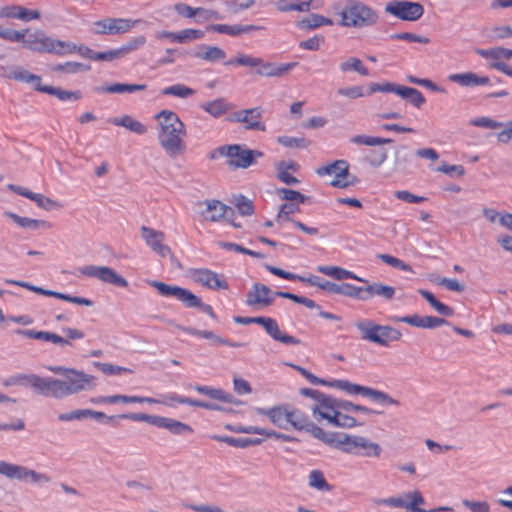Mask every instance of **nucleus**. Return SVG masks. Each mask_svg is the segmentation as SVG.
<instances>
[{
  "label": "nucleus",
  "mask_w": 512,
  "mask_h": 512,
  "mask_svg": "<svg viewBox=\"0 0 512 512\" xmlns=\"http://www.w3.org/2000/svg\"><path fill=\"white\" fill-rule=\"evenodd\" d=\"M206 209L202 211L204 220L211 222L233 221L235 211L219 200L206 201Z\"/></svg>",
  "instance_id": "20"
},
{
  "label": "nucleus",
  "mask_w": 512,
  "mask_h": 512,
  "mask_svg": "<svg viewBox=\"0 0 512 512\" xmlns=\"http://www.w3.org/2000/svg\"><path fill=\"white\" fill-rule=\"evenodd\" d=\"M350 141L352 143L358 144V145L376 146V145L389 144L393 140L390 138L373 137V136H367V135H357V136L352 137Z\"/></svg>",
  "instance_id": "51"
},
{
  "label": "nucleus",
  "mask_w": 512,
  "mask_h": 512,
  "mask_svg": "<svg viewBox=\"0 0 512 512\" xmlns=\"http://www.w3.org/2000/svg\"><path fill=\"white\" fill-rule=\"evenodd\" d=\"M46 382L47 378L40 377L36 374H17L6 378L3 381V385L5 387H31L39 394L46 396Z\"/></svg>",
  "instance_id": "19"
},
{
  "label": "nucleus",
  "mask_w": 512,
  "mask_h": 512,
  "mask_svg": "<svg viewBox=\"0 0 512 512\" xmlns=\"http://www.w3.org/2000/svg\"><path fill=\"white\" fill-rule=\"evenodd\" d=\"M201 108L204 109L207 113L212 115L213 117H219L225 114L229 109V105L223 98H219L201 105Z\"/></svg>",
  "instance_id": "44"
},
{
  "label": "nucleus",
  "mask_w": 512,
  "mask_h": 512,
  "mask_svg": "<svg viewBox=\"0 0 512 512\" xmlns=\"http://www.w3.org/2000/svg\"><path fill=\"white\" fill-rule=\"evenodd\" d=\"M342 410L352 413L363 412L365 414H368L370 412V410L367 407L354 405L351 402H345L342 405H340L338 411L336 412V415H334L331 425L343 428H353L362 424L355 417L347 413H344Z\"/></svg>",
  "instance_id": "18"
},
{
  "label": "nucleus",
  "mask_w": 512,
  "mask_h": 512,
  "mask_svg": "<svg viewBox=\"0 0 512 512\" xmlns=\"http://www.w3.org/2000/svg\"><path fill=\"white\" fill-rule=\"evenodd\" d=\"M262 29L261 26L256 25H227V24H211L207 27L208 31L216 33L227 34L230 36H239L243 33H249Z\"/></svg>",
  "instance_id": "26"
},
{
  "label": "nucleus",
  "mask_w": 512,
  "mask_h": 512,
  "mask_svg": "<svg viewBox=\"0 0 512 512\" xmlns=\"http://www.w3.org/2000/svg\"><path fill=\"white\" fill-rule=\"evenodd\" d=\"M365 284L366 286H356L351 283H341L338 285L337 294L359 301H368L376 296L385 301H390L395 296L396 290L390 285L382 282L370 283L369 281Z\"/></svg>",
  "instance_id": "4"
},
{
  "label": "nucleus",
  "mask_w": 512,
  "mask_h": 512,
  "mask_svg": "<svg viewBox=\"0 0 512 512\" xmlns=\"http://www.w3.org/2000/svg\"><path fill=\"white\" fill-rule=\"evenodd\" d=\"M91 69L90 65L79 62H66L63 64H56L51 67L53 72H62L66 74H76L79 72H86Z\"/></svg>",
  "instance_id": "43"
},
{
  "label": "nucleus",
  "mask_w": 512,
  "mask_h": 512,
  "mask_svg": "<svg viewBox=\"0 0 512 512\" xmlns=\"http://www.w3.org/2000/svg\"><path fill=\"white\" fill-rule=\"evenodd\" d=\"M147 88L145 84H127V83H114L108 86L96 87L94 90L98 93H132L136 91H143Z\"/></svg>",
  "instance_id": "34"
},
{
  "label": "nucleus",
  "mask_w": 512,
  "mask_h": 512,
  "mask_svg": "<svg viewBox=\"0 0 512 512\" xmlns=\"http://www.w3.org/2000/svg\"><path fill=\"white\" fill-rule=\"evenodd\" d=\"M305 283H308L311 286H317L318 288L325 290L331 294H337L338 291V285L336 283L322 280L318 276L310 275L308 277H304Z\"/></svg>",
  "instance_id": "48"
},
{
  "label": "nucleus",
  "mask_w": 512,
  "mask_h": 512,
  "mask_svg": "<svg viewBox=\"0 0 512 512\" xmlns=\"http://www.w3.org/2000/svg\"><path fill=\"white\" fill-rule=\"evenodd\" d=\"M142 236L145 239L146 243L153 249V251H155L161 256H166L169 254V248L162 243L164 238L163 233L156 231L152 228H149L147 226H143Z\"/></svg>",
  "instance_id": "25"
},
{
  "label": "nucleus",
  "mask_w": 512,
  "mask_h": 512,
  "mask_svg": "<svg viewBox=\"0 0 512 512\" xmlns=\"http://www.w3.org/2000/svg\"><path fill=\"white\" fill-rule=\"evenodd\" d=\"M111 122L116 126H123L139 135H142L147 132V128L144 124L133 119L129 115H125L121 118H113Z\"/></svg>",
  "instance_id": "39"
},
{
  "label": "nucleus",
  "mask_w": 512,
  "mask_h": 512,
  "mask_svg": "<svg viewBox=\"0 0 512 512\" xmlns=\"http://www.w3.org/2000/svg\"><path fill=\"white\" fill-rule=\"evenodd\" d=\"M339 24L347 28L365 29L375 26L379 22L376 10L359 0H348L339 13Z\"/></svg>",
  "instance_id": "3"
},
{
  "label": "nucleus",
  "mask_w": 512,
  "mask_h": 512,
  "mask_svg": "<svg viewBox=\"0 0 512 512\" xmlns=\"http://www.w3.org/2000/svg\"><path fill=\"white\" fill-rule=\"evenodd\" d=\"M395 322L406 323L417 328L433 329L446 324V320L434 316H419L417 314L407 316H394Z\"/></svg>",
  "instance_id": "22"
},
{
  "label": "nucleus",
  "mask_w": 512,
  "mask_h": 512,
  "mask_svg": "<svg viewBox=\"0 0 512 512\" xmlns=\"http://www.w3.org/2000/svg\"><path fill=\"white\" fill-rule=\"evenodd\" d=\"M483 213L489 222L494 223L498 221L499 224H512V214L510 213L500 214L490 208H485Z\"/></svg>",
  "instance_id": "56"
},
{
  "label": "nucleus",
  "mask_w": 512,
  "mask_h": 512,
  "mask_svg": "<svg viewBox=\"0 0 512 512\" xmlns=\"http://www.w3.org/2000/svg\"><path fill=\"white\" fill-rule=\"evenodd\" d=\"M376 506H389L392 508H405L406 501L401 497L375 498L372 500Z\"/></svg>",
  "instance_id": "63"
},
{
  "label": "nucleus",
  "mask_w": 512,
  "mask_h": 512,
  "mask_svg": "<svg viewBox=\"0 0 512 512\" xmlns=\"http://www.w3.org/2000/svg\"><path fill=\"white\" fill-rule=\"evenodd\" d=\"M190 277L195 283L211 290H226L229 287L223 275L207 268L191 269Z\"/></svg>",
  "instance_id": "13"
},
{
  "label": "nucleus",
  "mask_w": 512,
  "mask_h": 512,
  "mask_svg": "<svg viewBox=\"0 0 512 512\" xmlns=\"http://www.w3.org/2000/svg\"><path fill=\"white\" fill-rule=\"evenodd\" d=\"M364 159L371 167H380L387 159V151L385 149L370 150Z\"/></svg>",
  "instance_id": "52"
},
{
  "label": "nucleus",
  "mask_w": 512,
  "mask_h": 512,
  "mask_svg": "<svg viewBox=\"0 0 512 512\" xmlns=\"http://www.w3.org/2000/svg\"><path fill=\"white\" fill-rule=\"evenodd\" d=\"M95 366L106 375H119L132 372L129 368L113 365L110 363H95Z\"/></svg>",
  "instance_id": "64"
},
{
  "label": "nucleus",
  "mask_w": 512,
  "mask_h": 512,
  "mask_svg": "<svg viewBox=\"0 0 512 512\" xmlns=\"http://www.w3.org/2000/svg\"><path fill=\"white\" fill-rule=\"evenodd\" d=\"M155 118L159 121L160 132L158 141L160 146L170 157L182 155L186 151V128L178 115L170 110L160 111Z\"/></svg>",
  "instance_id": "2"
},
{
  "label": "nucleus",
  "mask_w": 512,
  "mask_h": 512,
  "mask_svg": "<svg viewBox=\"0 0 512 512\" xmlns=\"http://www.w3.org/2000/svg\"><path fill=\"white\" fill-rule=\"evenodd\" d=\"M31 200L34 201L40 208L45 210H53L62 207L61 204H59L57 201L40 193H34Z\"/></svg>",
  "instance_id": "61"
},
{
  "label": "nucleus",
  "mask_w": 512,
  "mask_h": 512,
  "mask_svg": "<svg viewBox=\"0 0 512 512\" xmlns=\"http://www.w3.org/2000/svg\"><path fill=\"white\" fill-rule=\"evenodd\" d=\"M81 273L88 277L97 278L104 283L113 284L119 287L128 286V282L125 278L106 266H85L81 269Z\"/></svg>",
  "instance_id": "17"
},
{
  "label": "nucleus",
  "mask_w": 512,
  "mask_h": 512,
  "mask_svg": "<svg viewBox=\"0 0 512 512\" xmlns=\"http://www.w3.org/2000/svg\"><path fill=\"white\" fill-rule=\"evenodd\" d=\"M299 203L286 202L281 205L278 213V221L281 222H292L293 224H302L300 221L295 220L291 217L296 212H299Z\"/></svg>",
  "instance_id": "45"
},
{
  "label": "nucleus",
  "mask_w": 512,
  "mask_h": 512,
  "mask_svg": "<svg viewBox=\"0 0 512 512\" xmlns=\"http://www.w3.org/2000/svg\"><path fill=\"white\" fill-rule=\"evenodd\" d=\"M194 390L200 394L206 395L211 399L227 402L229 395L221 389L212 388L209 386L196 385Z\"/></svg>",
  "instance_id": "50"
},
{
  "label": "nucleus",
  "mask_w": 512,
  "mask_h": 512,
  "mask_svg": "<svg viewBox=\"0 0 512 512\" xmlns=\"http://www.w3.org/2000/svg\"><path fill=\"white\" fill-rule=\"evenodd\" d=\"M257 413L267 416L277 427L289 429V405H279L270 409L258 408Z\"/></svg>",
  "instance_id": "24"
},
{
  "label": "nucleus",
  "mask_w": 512,
  "mask_h": 512,
  "mask_svg": "<svg viewBox=\"0 0 512 512\" xmlns=\"http://www.w3.org/2000/svg\"><path fill=\"white\" fill-rule=\"evenodd\" d=\"M225 65H239L257 67L255 74L262 77H280L297 65V62L276 65L272 62H264L262 58L239 54L236 58L224 63Z\"/></svg>",
  "instance_id": "7"
},
{
  "label": "nucleus",
  "mask_w": 512,
  "mask_h": 512,
  "mask_svg": "<svg viewBox=\"0 0 512 512\" xmlns=\"http://www.w3.org/2000/svg\"><path fill=\"white\" fill-rule=\"evenodd\" d=\"M139 20L123 18H105L93 23L95 34H123L128 32Z\"/></svg>",
  "instance_id": "14"
},
{
  "label": "nucleus",
  "mask_w": 512,
  "mask_h": 512,
  "mask_svg": "<svg viewBox=\"0 0 512 512\" xmlns=\"http://www.w3.org/2000/svg\"><path fill=\"white\" fill-rule=\"evenodd\" d=\"M328 386L345 391L350 395L360 394L363 396L371 397L374 400L382 401L388 405H399V402L396 399L390 397L388 394L382 391L354 384L349 382L348 380H333L329 382Z\"/></svg>",
  "instance_id": "10"
},
{
  "label": "nucleus",
  "mask_w": 512,
  "mask_h": 512,
  "mask_svg": "<svg viewBox=\"0 0 512 512\" xmlns=\"http://www.w3.org/2000/svg\"><path fill=\"white\" fill-rule=\"evenodd\" d=\"M28 33V29L23 31H17L13 29H3L0 26V38L11 41V42H21L24 45L26 34Z\"/></svg>",
  "instance_id": "57"
},
{
  "label": "nucleus",
  "mask_w": 512,
  "mask_h": 512,
  "mask_svg": "<svg viewBox=\"0 0 512 512\" xmlns=\"http://www.w3.org/2000/svg\"><path fill=\"white\" fill-rule=\"evenodd\" d=\"M357 455L365 457H379L381 454V447L378 443L372 442L365 437L360 436L357 440Z\"/></svg>",
  "instance_id": "35"
},
{
  "label": "nucleus",
  "mask_w": 512,
  "mask_h": 512,
  "mask_svg": "<svg viewBox=\"0 0 512 512\" xmlns=\"http://www.w3.org/2000/svg\"><path fill=\"white\" fill-rule=\"evenodd\" d=\"M36 90L49 95L56 96L59 100L62 101H66L69 99L78 100L82 97L81 92L79 91H65L59 87H53L50 85L38 84L36 86Z\"/></svg>",
  "instance_id": "33"
},
{
  "label": "nucleus",
  "mask_w": 512,
  "mask_h": 512,
  "mask_svg": "<svg viewBox=\"0 0 512 512\" xmlns=\"http://www.w3.org/2000/svg\"><path fill=\"white\" fill-rule=\"evenodd\" d=\"M158 423V428L166 429L176 435L193 433V428L191 426L173 418L160 416Z\"/></svg>",
  "instance_id": "32"
},
{
  "label": "nucleus",
  "mask_w": 512,
  "mask_h": 512,
  "mask_svg": "<svg viewBox=\"0 0 512 512\" xmlns=\"http://www.w3.org/2000/svg\"><path fill=\"white\" fill-rule=\"evenodd\" d=\"M301 393L314 399L315 402L309 409L315 420L317 422L326 421L328 424H331L334 415H336L340 407L336 400L322 392L309 388L303 389Z\"/></svg>",
  "instance_id": "8"
},
{
  "label": "nucleus",
  "mask_w": 512,
  "mask_h": 512,
  "mask_svg": "<svg viewBox=\"0 0 512 512\" xmlns=\"http://www.w3.org/2000/svg\"><path fill=\"white\" fill-rule=\"evenodd\" d=\"M253 324L261 325L266 333L275 341L287 345H299L301 343L300 339L282 332L274 318L265 316L253 317Z\"/></svg>",
  "instance_id": "15"
},
{
  "label": "nucleus",
  "mask_w": 512,
  "mask_h": 512,
  "mask_svg": "<svg viewBox=\"0 0 512 512\" xmlns=\"http://www.w3.org/2000/svg\"><path fill=\"white\" fill-rule=\"evenodd\" d=\"M204 36V32L198 29H185L177 32L175 42L185 43L191 40L200 39Z\"/></svg>",
  "instance_id": "62"
},
{
  "label": "nucleus",
  "mask_w": 512,
  "mask_h": 512,
  "mask_svg": "<svg viewBox=\"0 0 512 512\" xmlns=\"http://www.w3.org/2000/svg\"><path fill=\"white\" fill-rule=\"evenodd\" d=\"M309 485L317 490H330V486L327 483L323 473L319 470H313L310 472Z\"/></svg>",
  "instance_id": "54"
},
{
  "label": "nucleus",
  "mask_w": 512,
  "mask_h": 512,
  "mask_svg": "<svg viewBox=\"0 0 512 512\" xmlns=\"http://www.w3.org/2000/svg\"><path fill=\"white\" fill-rule=\"evenodd\" d=\"M230 203L235 207L239 215L250 216L254 213V203L242 194L233 195Z\"/></svg>",
  "instance_id": "38"
},
{
  "label": "nucleus",
  "mask_w": 512,
  "mask_h": 512,
  "mask_svg": "<svg viewBox=\"0 0 512 512\" xmlns=\"http://www.w3.org/2000/svg\"><path fill=\"white\" fill-rule=\"evenodd\" d=\"M316 172L320 176L334 174L335 179L347 178L349 176V164L345 160H336L332 164L319 167Z\"/></svg>",
  "instance_id": "30"
},
{
  "label": "nucleus",
  "mask_w": 512,
  "mask_h": 512,
  "mask_svg": "<svg viewBox=\"0 0 512 512\" xmlns=\"http://www.w3.org/2000/svg\"><path fill=\"white\" fill-rule=\"evenodd\" d=\"M304 430L309 432L314 438H316L324 443L331 444L334 441L332 434L327 433L324 429L317 426L311 420L309 421L307 427H305Z\"/></svg>",
  "instance_id": "53"
},
{
  "label": "nucleus",
  "mask_w": 512,
  "mask_h": 512,
  "mask_svg": "<svg viewBox=\"0 0 512 512\" xmlns=\"http://www.w3.org/2000/svg\"><path fill=\"white\" fill-rule=\"evenodd\" d=\"M476 53L483 58L493 60L492 62L501 61L502 59L509 60L512 58V49L504 47H494L491 49H477Z\"/></svg>",
  "instance_id": "37"
},
{
  "label": "nucleus",
  "mask_w": 512,
  "mask_h": 512,
  "mask_svg": "<svg viewBox=\"0 0 512 512\" xmlns=\"http://www.w3.org/2000/svg\"><path fill=\"white\" fill-rule=\"evenodd\" d=\"M385 11L404 21H417L424 14V7L418 2L391 1L386 4Z\"/></svg>",
  "instance_id": "12"
},
{
  "label": "nucleus",
  "mask_w": 512,
  "mask_h": 512,
  "mask_svg": "<svg viewBox=\"0 0 512 512\" xmlns=\"http://www.w3.org/2000/svg\"><path fill=\"white\" fill-rule=\"evenodd\" d=\"M317 270L320 273L330 276L336 280L352 279L362 283H368L367 279L361 278L352 271L338 266H318Z\"/></svg>",
  "instance_id": "28"
},
{
  "label": "nucleus",
  "mask_w": 512,
  "mask_h": 512,
  "mask_svg": "<svg viewBox=\"0 0 512 512\" xmlns=\"http://www.w3.org/2000/svg\"><path fill=\"white\" fill-rule=\"evenodd\" d=\"M448 79L464 87L478 86V75L473 72L451 74Z\"/></svg>",
  "instance_id": "46"
},
{
  "label": "nucleus",
  "mask_w": 512,
  "mask_h": 512,
  "mask_svg": "<svg viewBox=\"0 0 512 512\" xmlns=\"http://www.w3.org/2000/svg\"><path fill=\"white\" fill-rule=\"evenodd\" d=\"M155 404H163L166 406H174L175 404H186L189 406L204 408V409H208V410L216 409V406L211 403H207V402H204L201 400L191 399L188 397H182V396L177 395L174 392H170V393L161 395V397L159 399L156 398Z\"/></svg>",
  "instance_id": "23"
},
{
  "label": "nucleus",
  "mask_w": 512,
  "mask_h": 512,
  "mask_svg": "<svg viewBox=\"0 0 512 512\" xmlns=\"http://www.w3.org/2000/svg\"><path fill=\"white\" fill-rule=\"evenodd\" d=\"M217 151L220 155L229 158L228 165L230 167L242 169L253 165L256 157L263 156V153L259 150L247 149L238 144L221 146Z\"/></svg>",
  "instance_id": "9"
},
{
  "label": "nucleus",
  "mask_w": 512,
  "mask_h": 512,
  "mask_svg": "<svg viewBox=\"0 0 512 512\" xmlns=\"http://www.w3.org/2000/svg\"><path fill=\"white\" fill-rule=\"evenodd\" d=\"M323 25H333L332 19L319 14H310L298 23L302 29H315Z\"/></svg>",
  "instance_id": "42"
},
{
  "label": "nucleus",
  "mask_w": 512,
  "mask_h": 512,
  "mask_svg": "<svg viewBox=\"0 0 512 512\" xmlns=\"http://www.w3.org/2000/svg\"><path fill=\"white\" fill-rule=\"evenodd\" d=\"M406 498L411 500V502H409V503L406 502L405 509L408 512H428L427 510H424V509L418 507V505L423 504L425 501L419 491H414L412 493H408L406 495Z\"/></svg>",
  "instance_id": "58"
},
{
  "label": "nucleus",
  "mask_w": 512,
  "mask_h": 512,
  "mask_svg": "<svg viewBox=\"0 0 512 512\" xmlns=\"http://www.w3.org/2000/svg\"><path fill=\"white\" fill-rule=\"evenodd\" d=\"M3 71L4 72L2 75L8 79H13L24 83L35 82V87L38 84H41L40 76L30 73L22 67L14 66L10 68L8 71L5 68H3Z\"/></svg>",
  "instance_id": "29"
},
{
  "label": "nucleus",
  "mask_w": 512,
  "mask_h": 512,
  "mask_svg": "<svg viewBox=\"0 0 512 512\" xmlns=\"http://www.w3.org/2000/svg\"><path fill=\"white\" fill-rule=\"evenodd\" d=\"M195 93V91L187 86H184L182 84H176L170 87L165 88L162 91L163 95H173L180 98H187L189 96H192Z\"/></svg>",
  "instance_id": "60"
},
{
  "label": "nucleus",
  "mask_w": 512,
  "mask_h": 512,
  "mask_svg": "<svg viewBox=\"0 0 512 512\" xmlns=\"http://www.w3.org/2000/svg\"><path fill=\"white\" fill-rule=\"evenodd\" d=\"M277 194L282 200L296 203H303L307 198L302 193L288 188L277 189Z\"/></svg>",
  "instance_id": "59"
},
{
  "label": "nucleus",
  "mask_w": 512,
  "mask_h": 512,
  "mask_svg": "<svg viewBox=\"0 0 512 512\" xmlns=\"http://www.w3.org/2000/svg\"><path fill=\"white\" fill-rule=\"evenodd\" d=\"M195 57L208 62H216L225 59L226 53L217 46H204L203 51L195 53Z\"/></svg>",
  "instance_id": "40"
},
{
  "label": "nucleus",
  "mask_w": 512,
  "mask_h": 512,
  "mask_svg": "<svg viewBox=\"0 0 512 512\" xmlns=\"http://www.w3.org/2000/svg\"><path fill=\"white\" fill-rule=\"evenodd\" d=\"M150 285L154 287L161 296L174 297L188 308L201 306V299L188 289L168 285L160 281H152Z\"/></svg>",
  "instance_id": "11"
},
{
  "label": "nucleus",
  "mask_w": 512,
  "mask_h": 512,
  "mask_svg": "<svg viewBox=\"0 0 512 512\" xmlns=\"http://www.w3.org/2000/svg\"><path fill=\"white\" fill-rule=\"evenodd\" d=\"M273 301L271 289L261 283H254L246 295V304L250 307H268Z\"/></svg>",
  "instance_id": "21"
},
{
  "label": "nucleus",
  "mask_w": 512,
  "mask_h": 512,
  "mask_svg": "<svg viewBox=\"0 0 512 512\" xmlns=\"http://www.w3.org/2000/svg\"><path fill=\"white\" fill-rule=\"evenodd\" d=\"M262 113L263 111L260 107L243 109L234 112L227 120L229 122L246 123V129L265 131L266 126L261 121Z\"/></svg>",
  "instance_id": "16"
},
{
  "label": "nucleus",
  "mask_w": 512,
  "mask_h": 512,
  "mask_svg": "<svg viewBox=\"0 0 512 512\" xmlns=\"http://www.w3.org/2000/svg\"><path fill=\"white\" fill-rule=\"evenodd\" d=\"M309 421L310 418L306 413L289 405V429L304 430Z\"/></svg>",
  "instance_id": "36"
},
{
  "label": "nucleus",
  "mask_w": 512,
  "mask_h": 512,
  "mask_svg": "<svg viewBox=\"0 0 512 512\" xmlns=\"http://www.w3.org/2000/svg\"><path fill=\"white\" fill-rule=\"evenodd\" d=\"M213 439L227 443L230 446L233 447H239V448H246L248 446L257 445L260 444V439H251V438H233L229 436H213Z\"/></svg>",
  "instance_id": "47"
},
{
  "label": "nucleus",
  "mask_w": 512,
  "mask_h": 512,
  "mask_svg": "<svg viewBox=\"0 0 512 512\" xmlns=\"http://www.w3.org/2000/svg\"><path fill=\"white\" fill-rule=\"evenodd\" d=\"M355 327L361 333L363 340L387 347L390 342L399 341L402 338L400 330L389 326L379 325L370 320H361L355 323Z\"/></svg>",
  "instance_id": "6"
},
{
  "label": "nucleus",
  "mask_w": 512,
  "mask_h": 512,
  "mask_svg": "<svg viewBox=\"0 0 512 512\" xmlns=\"http://www.w3.org/2000/svg\"><path fill=\"white\" fill-rule=\"evenodd\" d=\"M46 369L53 374L63 376V379L47 378L46 397L62 399L90 389L94 376L83 371L64 366H47Z\"/></svg>",
  "instance_id": "1"
},
{
  "label": "nucleus",
  "mask_w": 512,
  "mask_h": 512,
  "mask_svg": "<svg viewBox=\"0 0 512 512\" xmlns=\"http://www.w3.org/2000/svg\"><path fill=\"white\" fill-rule=\"evenodd\" d=\"M278 143L287 147V148H307L310 145V141L304 137L296 138V137H288V136H280L277 139Z\"/></svg>",
  "instance_id": "55"
},
{
  "label": "nucleus",
  "mask_w": 512,
  "mask_h": 512,
  "mask_svg": "<svg viewBox=\"0 0 512 512\" xmlns=\"http://www.w3.org/2000/svg\"><path fill=\"white\" fill-rule=\"evenodd\" d=\"M181 330L185 333H188L193 336H197L200 338L208 339V340H214L215 342L223 345H227L230 347H239L240 344L237 343H231L221 337L216 336L213 332L207 331V330H197L194 328H188V327H181Z\"/></svg>",
  "instance_id": "41"
},
{
  "label": "nucleus",
  "mask_w": 512,
  "mask_h": 512,
  "mask_svg": "<svg viewBox=\"0 0 512 512\" xmlns=\"http://www.w3.org/2000/svg\"><path fill=\"white\" fill-rule=\"evenodd\" d=\"M340 70L342 72L353 70L363 76H367L369 74L368 69L363 65L362 61L356 57H350L346 61L342 62L340 64Z\"/></svg>",
  "instance_id": "49"
},
{
  "label": "nucleus",
  "mask_w": 512,
  "mask_h": 512,
  "mask_svg": "<svg viewBox=\"0 0 512 512\" xmlns=\"http://www.w3.org/2000/svg\"><path fill=\"white\" fill-rule=\"evenodd\" d=\"M23 46L34 52L50 53L58 56H63L65 52H71L75 49L74 43L51 38L39 29L34 32L28 31Z\"/></svg>",
  "instance_id": "5"
},
{
  "label": "nucleus",
  "mask_w": 512,
  "mask_h": 512,
  "mask_svg": "<svg viewBox=\"0 0 512 512\" xmlns=\"http://www.w3.org/2000/svg\"><path fill=\"white\" fill-rule=\"evenodd\" d=\"M27 470L28 468L25 466L9 463L6 461H0V475H3L9 479L26 481Z\"/></svg>",
  "instance_id": "31"
},
{
  "label": "nucleus",
  "mask_w": 512,
  "mask_h": 512,
  "mask_svg": "<svg viewBox=\"0 0 512 512\" xmlns=\"http://www.w3.org/2000/svg\"><path fill=\"white\" fill-rule=\"evenodd\" d=\"M3 17L20 19L29 21L32 19H39L40 12L38 10H30L20 5L7 6L1 10Z\"/></svg>",
  "instance_id": "27"
}]
</instances>
